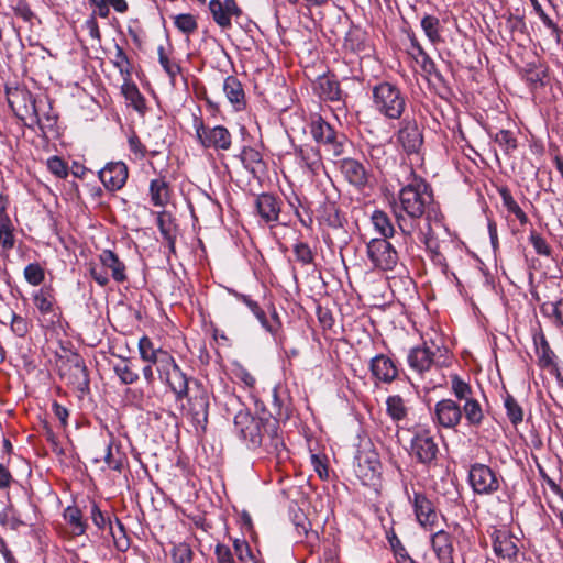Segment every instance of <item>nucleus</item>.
<instances>
[{
  "label": "nucleus",
  "mask_w": 563,
  "mask_h": 563,
  "mask_svg": "<svg viewBox=\"0 0 563 563\" xmlns=\"http://www.w3.org/2000/svg\"><path fill=\"white\" fill-rule=\"evenodd\" d=\"M399 205L395 207L396 223L404 236L406 252L413 250V233L421 219H434L440 208L434 201L431 186L422 178H413L398 192Z\"/></svg>",
  "instance_id": "1"
},
{
  "label": "nucleus",
  "mask_w": 563,
  "mask_h": 563,
  "mask_svg": "<svg viewBox=\"0 0 563 563\" xmlns=\"http://www.w3.org/2000/svg\"><path fill=\"white\" fill-rule=\"evenodd\" d=\"M234 430L249 448H258L264 437L274 439L278 434V423L273 417H254L246 410H240L234 417Z\"/></svg>",
  "instance_id": "2"
},
{
  "label": "nucleus",
  "mask_w": 563,
  "mask_h": 563,
  "mask_svg": "<svg viewBox=\"0 0 563 563\" xmlns=\"http://www.w3.org/2000/svg\"><path fill=\"white\" fill-rule=\"evenodd\" d=\"M374 110L388 120H399L407 109L408 97L395 82L380 80L371 87Z\"/></svg>",
  "instance_id": "3"
},
{
  "label": "nucleus",
  "mask_w": 563,
  "mask_h": 563,
  "mask_svg": "<svg viewBox=\"0 0 563 563\" xmlns=\"http://www.w3.org/2000/svg\"><path fill=\"white\" fill-rule=\"evenodd\" d=\"M450 390L460 404L461 420L464 418L470 428H479L485 420V413L470 383L457 374L451 375Z\"/></svg>",
  "instance_id": "4"
},
{
  "label": "nucleus",
  "mask_w": 563,
  "mask_h": 563,
  "mask_svg": "<svg viewBox=\"0 0 563 563\" xmlns=\"http://www.w3.org/2000/svg\"><path fill=\"white\" fill-rule=\"evenodd\" d=\"M419 240L424 244L431 260L438 265H446L443 252L452 243L450 232L443 223L442 213L434 219L426 220V229H419Z\"/></svg>",
  "instance_id": "5"
},
{
  "label": "nucleus",
  "mask_w": 563,
  "mask_h": 563,
  "mask_svg": "<svg viewBox=\"0 0 563 563\" xmlns=\"http://www.w3.org/2000/svg\"><path fill=\"white\" fill-rule=\"evenodd\" d=\"M439 446L429 428L418 426L412 430L409 455L424 466L437 464Z\"/></svg>",
  "instance_id": "6"
},
{
  "label": "nucleus",
  "mask_w": 563,
  "mask_h": 563,
  "mask_svg": "<svg viewBox=\"0 0 563 563\" xmlns=\"http://www.w3.org/2000/svg\"><path fill=\"white\" fill-rule=\"evenodd\" d=\"M194 129L201 147L224 152L231 148L232 134L224 125L210 126L205 124L202 119L195 117Z\"/></svg>",
  "instance_id": "7"
},
{
  "label": "nucleus",
  "mask_w": 563,
  "mask_h": 563,
  "mask_svg": "<svg viewBox=\"0 0 563 563\" xmlns=\"http://www.w3.org/2000/svg\"><path fill=\"white\" fill-rule=\"evenodd\" d=\"M501 476L483 463H474L468 471V483L477 495H493L500 487Z\"/></svg>",
  "instance_id": "8"
},
{
  "label": "nucleus",
  "mask_w": 563,
  "mask_h": 563,
  "mask_svg": "<svg viewBox=\"0 0 563 563\" xmlns=\"http://www.w3.org/2000/svg\"><path fill=\"white\" fill-rule=\"evenodd\" d=\"M367 257L376 269L393 271L399 261L398 251L388 239H372L366 246Z\"/></svg>",
  "instance_id": "9"
},
{
  "label": "nucleus",
  "mask_w": 563,
  "mask_h": 563,
  "mask_svg": "<svg viewBox=\"0 0 563 563\" xmlns=\"http://www.w3.org/2000/svg\"><path fill=\"white\" fill-rule=\"evenodd\" d=\"M310 133L313 140L324 146L325 151L333 156H340L344 152V135H339L336 131L321 117H317L310 122Z\"/></svg>",
  "instance_id": "10"
},
{
  "label": "nucleus",
  "mask_w": 563,
  "mask_h": 563,
  "mask_svg": "<svg viewBox=\"0 0 563 563\" xmlns=\"http://www.w3.org/2000/svg\"><path fill=\"white\" fill-rule=\"evenodd\" d=\"M532 341L538 367L548 371L551 375H554L556 379H561L562 373L559 366V357L550 346L541 327L533 330Z\"/></svg>",
  "instance_id": "11"
},
{
  "label": "nucleus",
  "mask_w": 563,
  "mask_h": 563,
  "mask_svg": "<svg viewBox=\"0 0 563 563\" xmlns=\"http://www.w3.org/2000/svg\"><path fill=\"white\" fill-rule=\"evenodd\" d=\"M395 136L407 155L419 154L423 146L422 130L415 119H402Z\"/></svg>",
  "instance_id": "12"
},
{
  "label": "nucleus",
  "mask_w": 563,
  "mask_h": 563,
  "mask_svg": "<svg viewBox=\"0 0 563 563\" xmlns=\"http://www.w3.org/2000/svg\"><path fill=\"white\" fill-rule=\"evenodd\" d=\"M431 420L438 428L456 430L462 421L459 401L452 398L439 400L431 411Z\"/></svg>",
  "instance_id": "13"
},
{
  "label": "nucleus",
  "mask_w": 563,
  "mask_h": 563,
  "mask_svg": "<svg viewBox=\"0 0 563 563\" xmlns=\"http://www.w3.org/2000/svg\"><path fill=\"white\" fill-rule=\"evenodd\" d=\"M406 493L420 526L426 529H433L438 523L439 514L432 500L421 490H413L412 496L408 489H406Z\"/></svg>",
  "instance_id": "14"
},
{
  "label": "nucleus",
  "mask_w": 563,
  "mask_h": 563,
  "mask_svg": "<svg viewBox=\"0 0 563 563\" xmlns=\"http://www.w3.org/2000/svg\"><path fill=\"white\" fill-rule=\"evenodd\" d=\"M8 102L15 115L22 121L26 122L32 117H36L40 100L25 88L9 90Z\"/></svg>",
  "instance_id": "15"
},
{
  "label": "nucleus",
  "mask_w": 563,
  "mask_h": 563,
  "mask_svg": "<svg viewBox=\"0 0 563 563\" xmlns=\"http://www.w3.org/2000/svg\"><path fill=\"white\" fill-rule=\"evenodd\" d=\"M196 389L188 393L187 415L197 427H205L208 422L209 395L196 380Z\"/></svg>",
  "instance_id": "16"
},
{
  "label": "nucleus",
  "mask_w": 563,
  "mask_h": 563,
  "mask_svg": "<svg viewBox=\"0 0 563 563\" xmlns=\"http://www.w3.org/2000/svg\"><path fill=\"white\" fill-rule=\"evenodd\" d=\"M158 377L175 394L176 400L188 396L191 379L180 369L175 358L158 374Z\"/></svg>",
  "instance_id": "17"
},
{
  "label": "nucleus",
  "mask_w": 563,
  "mask_h": 563,
  "mask_svg": "<svg viewBox=\"0 0 563 563\" xmlns=\"http://www.w3.org/2000/svg\"><path fill=\"white\" fill-rule=\"evenodd\" d=\"M492 537L494 553L508 562H516L519 555L518 539L506 529H495Z\"/></svg>",
  "instance_id": "18"
},
{
  "label": "nucleus",
  "mask_w": 563,
  "mask_h": 563,
  "mask_svg": "<svg viewBox=\"0 0 563 563\" xmlns=\"http://www.w3.org/2000/svg\"><path fill=\"white\" fill-rule=\"evenodd\" d=\"M139 353L146 365L155 367L158 374L174 360L168 351L156 347L146 335L142 336L139 341Z\"/></svg>",
  "instance_id": "19"
},
{
  "label": "nucleus",
  "mask_w": 563,
  "mask_h": 563,
  "mask_svg": "<svg viewBox=\"0 0 563 563\" xmlns=\"http://www.w3.org/2000/svg\"><path fill=\"white\" fill-rule=\"evenodd\" d=\"M336 164L344 179L350 185L360 190L368 186L371 174L363 163L355 158L346 157L338 161Z\"/></svg>",
  "instance_id": "20"
},
{
  "label": "nucleus",
  "mask_w": 563,
  "mask_h": 563,
  "mask_svg": "<svg viewBox=\"0 0 563 563\" xmlns=\"http://www.w3.org/2000/svg\"><path fill=\"white\" fill-rule=\"evenodd\" d=\"M100 181L107 190H120L129 177V168L122 161L110 162L98 173Z\"/></svg>",
  "instance_id": "21"
},
{
  "label": "nucleus",
  "mask_w": 563,
  "mask_h": 563,
  "mask_svg": "<svg viewBox=\"0 0 563 563\" xmlns=\"http://www.w3.org/2000/svg\"><path fill=\"white\" fill-rule=\"evenodd\" d=\"M437 353H440L439 346H422L412 347L407 356L408 364L411 369L419 374H423L431 369L437 364Z\"/></svg>",
  "instance_id": "22"
},
{
  "label": "nucleus",
  "mask_w": 563,
  "mask_h": 563,
  "mask_svg": "<svg viewBox=\"0 0 563 563\" xmlns=\"http://www.w3.org/2000/svg\"><path fill=\"white\" fill-rule=\"evenodd\" d=\"M209 10L212 14L213 21L223 30L231 27V18H239L242 10L236 4L235 0H211L209 2Z\"/></svg>",
  "instance_id": "23"
},
{
  "label": "nucleus",
  "mask_w": 563,
  "mask_h": 563,
  "mask_svg": "<svg viewBox=\"0 0 563 563\" xmlns=\"http://www.w3.org/2000/svg\"><path fill=\"white\" fill-rule=\"evenodd\" d=\"M255 206L258 216L266 224L279 222L282 201L278 197L267 192L261 194L256 197Z\"/></svg>",
  "instance_id": "24"
},
{
  "label": "nucleus",
  "mask_w": 563,
  "mask_h": 563,
  "mask_svg": "<svg viewBox=\"0 0 563 563\" xmlns=\"http://www.w3.org/2000/svg\"><path fill=\"white\" fill-rule=\"evenodd\" d=\"M369 371L376 380L384 384H390L398 377L395 362L385 354H378L371 360Z\"/></svg>",
  "instance_id": "25"
},
{
  "label": "nucleus",
  "mask_w": 563,
  "mask_h": 563,
  "mask_svg": "<svg viewBox=\"0 0 563 563\" xmlns=\"http://www.w3.org/2000/svg\"><path fill=\"white\" fill-rule=\"evenodd\" d=\"M31 123H36L46 139L55 137L58 135L57 131V114L52 112V107L40 100L36 117L30 119Z\"/></svg>",
  "instance_id": "26"
},
{
  "label": "nucleus",
  "mask_w": 563,
  "mask_h": 563,
  "mask_svg": "<svg viewBox=\"0 0 563 563\" xmlns=\"http://www.w3.org/2000/svg\"><path fill=\"white\" fill-rule=\"evenodd\" d=\"M355 472L364 485H373L379 479L382 464L375 454H363L358 456Z\"/></svg>",
  "instance_id": "27"
},
{
  "label": "nucleus",
  "mask_w": 563,
  "mask_h": 563,
  "mask_svg": "<svg viewBox=\"0 0 563 563\" xmlns=\"http://www.w3.org/2000/svg\"><path fill=\"white\" fill-rule=\"evenodd\" d=\"M33 302L40 313L44 317L51 316V321L54 322L58 317V307L54 296V290L49 286H43L33 294Z\"/></svg>",
  "instance_id": "28"
},
{
  "label": "nucleus",
  "mask_w": 563,
  "mask_h": 563,
  "mask_svg": "<svg viewBox=\"0 0 563 563\" xmlns=\"http://www.w3.org/2000/svg\"><path fill=\"white\" fill-rule=\"evenodd\" d=\"M431 545L440 563L453 562V543L449 532L437 531L431 538Z\"/></svg>",
  "instance_id": "29"
},
{
  "label": "nucleus",
  "mask_w": 563,
  "mask_h": 563,
  "mask_svg": "<svg viewBox=\"0 0 563 563\" xmlns=\"http://www.w3.org/2000/svg\"><path fill=\"white\" fill-rule=\"evenodd\" d=\"M99 261L103 268L111 272L114 282L121 284L128 279L125 264L111 250H103L99 254Z\"/></svg>",
  "instance_id": "30"
},
{
  "label": "nucleus",
  "mask_w": 563,
  "mask_h": 563,
  "mask_svg": "<svg viewBox=\"0 0 563 563\" xmlns=\"http://www.w3.org/2000/svg\"><path fill=\"white\" fill-rule=\"evenodd\" d=\"M223 91L235 111H242L245 109V93L242 84L235 76H228L224 79Z\"/></svg>",
  "instance_id": "31"
},
{
  "label": "nucleus",
  "mask_w": 563,
  "mask_h": 563,
  "mask_svg": "<svg viewBox=\"0 0 563 563\" xmlns=\"http://www.w3.org/2000/svg\"><path fill=\"white\" fill-rule=\"evenodd\" d=\"M170 186L165 176H159L151 180L150 199L154 207H166L170 200Z\"/></svg>",
  "instance_id": "32"
},
{
  "label": "nucleus",
  "mask_w": 563,
  "mask_h": 563,
  "mask_svg": "<svg viewBox=\"0 0 563 563\" xmlns=\"http://www.w3.org/2000/svg\"><path fill=\"white\" fill-rule=\"evenodd\" d=\"M420 26L432 45H438L444 42L442 36L443 25L438 16L433 14H424L421 18Z\"/></svg>",
  "instance_id": "33"
},
{
  "label": "nucleus",
  "mask_w": 563,
  "mask_h": 563,
  "mask_svg": "<svg viewBox=\"0 0 563 563\" xmlns=\"http://www.w3.org/2000/svg\"><path fill=\"white\" fill-rule=\"evenodd\" d=\"M157 227L161 234L167 241L168 249L175 253V242L177 236V225L170 213L162 211L157 213Z\"/></svg>",
  "instance_id": "34"
},
{
  "label": "nucleus",
  "mask_w": 563,
  "mask_h": 563,
  "mask_svg": "<svg viewBox=\"0 0 563 563\" xmlns=\"http://www.w3.org/2000/svg\"><path fill=\"white\" fill-rule=\"evenodd\" d=\"M89 4L95 9V15L107 19L112 8L117 13L124 14L129 11L126 0H88Z\"/></svg>",
  "instance_id": "35"
},
{
  "label": "nucleus",
  "mask_w": 563,
  "mask_h": 563,
  "mask_svg": "<svg viewBox=\"0 0 563 563\" xmlns=\"http://www.w3.org/2000/svg\"><path fill=\"white\" fill-rule=\"evenodd\" d=\"M296 153L300 163L303 164L311 174L317 175L320 172L322 167V159L318 148L310 145H303L296 150Z\"/></svg>",
  "instance_id": "36"
},
{
  "label": "nucleus",
  "mask_w": 563,
  "mask_h": 563,
  "mask_svg": "<svg viewBox=\"0 0 563 563\" xmlns=\"http://www.w3.org/2000/svg\"><path fill=\"white\" fill-rule=\"evenodd\" d=\"M317 219L321 225H327L333 229L342 227L339 208L331 201H325L319 207Z\"/></svg>",
  "instance_id": "37"
},
{
  "label": "nucleus",
  "mask_w": 563,
  "mask_h": 563,
  "mask_svg": "<svg viewBox=\"0 0 563 563\" xmlns=\"http://www.w3.org/2000/svg\"><path fill=\"white\" fill-rule=\"evenodd\" d=\"M316 90L324 100L340 101L342 99L340 84L330 77H320L317 81Z\"/></svg>",
  "instance_id": "38"
},
{
  "label": "nucleus",
  "mask_w": 563,
  "mask_h": 563,
  "mask_svg": "<svg viewBox=\"0 0 563 563\" xmlns=\"http://www.w3.org/2000/svg\"><path fill=\"white\" fill-rule=\"evenodd\" d=\"M113 371L124 385H132L139 380L137 366L129 358H121L114 364Z\"/></svg>",
  "instance_id": "39"
},
{
  "label": "nucleus",
  "mask_w": 563,
  "mask_h": 563,
  "mask_svg": "<svg viewBox=\"0 0 563 563\" xmlns=\"http://www.w3.org/2000/svg\"><path fill=\"white\" fill-rule=\"evenodd\" d=\"M63 517L69 525L73 534L82 536L87 530V523L84 520L82 512L77 506H68L64 509Z\"/></svg>",
  "instance_id": "40"
},
{
  "label": "nucleus",
  "mask_w": 563,
  "mask_h": 563,
  "mask_svg": "<svg viewBox=\"0 0 563 563\" xmlns=\"http://www.w3.org/2000/svg\"><path fill=\"white\" fill-rule=\"evenodd\" d=\"M374 229L383 236L389 239L395 234L394 224L388 214L383 210H375L371 217Z\"/></svg>",
  "instance_id": "41"
},
{
  "label": "nucleus",
  "mask_w": 563,
  "mask_h": 563,
  "mask_svg": "<svg viewBox=\"0 0 563 563\" xmlns=\"http://www.w3.org/2000/svg\"><path fill=\"white\" fill-rule=\"evenodd\" d=\"M386 412L395 422H399L406 419L408 415V408L402 397H400L399 395H393L387 397Z\"/></svg>",
  "instance_id": "42"
},
{
  "label": "nucleus",
  "mask_w": 563,
  "mask_h": 563,
  "mask_svg": "<svg viewBox=\"0 0 563 563\" xmlns=\"http://www.w3.org/2000/svg\"><path fill=\"white\" fill-rule=\"evenodd\" d=\"M254 316L267 332L274 336L278 335L282 329V321L275 308L272 309L271 318H267L266 312L263 309H261L260 312H256Z\"/></svg>",
  "instance_id": "43"
},
{
  "label": "nucleus",
  "mask_w": 563,
  "mask_h": 563,
  "mask_svg": "<svg viewBox=\"0 0 563 563\" xmlns=\"http://www.w3.org/2000/svg\"><path fill=\"white\" fill-rule=\"evenodd\" d=\"M240 158L245 168L252 173H256L264 165L262 154L250 146L243 147Z\"/></svg>",
  "instance_id": "44"
},
{
  "label": "nucleus",
  "mask_w": 563,
  "mask_h": 563,
  "mask_svg": "<svg viewBox=\"0 0 563 563\" xmlns=\"http://www.w3.org/2000/svg\"><path fill=\"white\" fill-rule=\"evenodd\" d=\"M504 407L506 410L507 418L511 422L514 427L520 424L523 420V409L519 405V402L511 396L507 394L504 398Z\"/></svg>",
  "instance_id": "45"
},
{
  "label": "nucleus",
  "mask_w": 563,
  "mask_h": 563,
  "mask_svg": "<svg viewBox=\"0 0 563 563\" xmlns=\"http://www.w3.org/2000/svg\"><path fill=\"white\" fill-rule=\"evenodd\" d=\"M175 27L183 34L189 36L198 30V22L190 13H180L173 16Z\"/></svg>",
  "instance_id": "46"
},
{
  "label": "nucleus",
  "mask_w": 563,
  "mask_h": 563,
  "mask_svg": "<svg viewBox=\"0 0 563 563\" xmlns=\"http://www.w3.org/2000/svg\"><path fill=\"white\" fill-rule=\"evenodd\" d=\"M542 311L556 328H563V298L543 303Z\"/></svg>",
  "instance_id": "47"
},
{
  "label": "nucleus",
  "mask_w": 563,
  "mask_h": 563,
  "mask_svg": "<svg viewBox=\"0 0 563 563\" xmlns=\"http://www.w3.org/2000/svg\"><path fill=\"white\" fill-rule=\"evenodd\" d=\"M74 380L71 384L81 393L89 390V375L87 367L81 363H76L73 368Z\"/></svg>",
  "instance_id": "48"
},
{
  "label": "nucleus",
  "mask_w": 563,
  "mask_h": 563,
  "mask_svg": "<svg viewBox=\"0 0 563 563\" xmlns=\"http://www.w3.org/2000/svg\"><path fill=\"white\" fill-rule=\"evenodd\" d=\"M267 417H273L276 419L278 424L280 420H286L289 418V406L279 396L277 388L273 389V412Z\"/></svg>",
  "instance_id": "49"
},
{
  "label": "nucleus",
  "mask_w": 563,
  "mask_h": 563,
  "mask_svg": "<svg viewBox=\"0 0 563 563\" xmlns=\"http://www.w3.org/2000/svg\"><path fill=\"white\" fill-rule=\"evenodd\" d=\"M170 556L173 563H191L194 552L188 543L180 542L172 545Z\"/></svg>",
  "instance_id": "50"
},
{
  "label": "nucleus",
  "mask_w": 563,
  "mask_h": 563,
  "mask_svg": "<svg viewBox=\"0 0 563 563\" xmlns=\"http://www.w3.org/2000/svg\"><path fill=\"white\" fill-rule=\"evenodd\" d=\"M494 141L499 145L506 155H509L517 148V139L509 130L498 131L494 136Z\"/></svg>",
  "instance_id": "51"
},
{
  "label": "nucleus",
  "mask_w": 563,
  "mask_h": 563,
  "mask_svg": "<svg viewBox=\"0 0 563 563\" xmlns=\"http://www.w3.org/2000/svg\"><path fill=\"white\" fill-rule=\"evenodd\" d=\"M91 519L92 522L98 527L100 530H104L109 528V531L113 538V540H117V533L113 529L112 521L110 517L106 516L99 508L97 504H92L91 506Z\"/></svg>",
  "instance_id": "52"
},
{
  "label": "nucleus",
  "mask_w": 563,
  "mask_h": 563,
  "mask_svg": "<svg viewBox=\"0 0 563 563\" xmlns=\"http://www.w3.org/2000/svg\"><path fill=\"white\" fill-rule=\"evenodd\" d=\"M0 523L14 530L25 525L20 518L18 510L12 505H9L0 512Z\"/></svg>",
  "instance_id": "53"
},
{
  "label": "nucleus",
  "mask_w": 563,
  "mask_h": 563,
  "mask_svg": "<svg viewBox=\"0 0 563 563\" xmlns=\"http://www.w3.org/2000/svg\"><path fill=\"white\" fill-rule=\"evenodd\" d=\"M368 157L376 168H384L388 164L389 156L386 146L383 144L371 145L368 148Z\"/></svg>",
  "instance_id": "54"
},
{
  "label": "nucleus",
  "mask_w": 563,
  "mask_h": 563,
  "mask_svg": "<svg viewBox=\"0 0 563 563\" xmlns=\"http://www.w3.org/2000/svg\"><path fill=\"white\" fill-rule=\"evenodd\" d=\"M23 274L25 280L32 286H38L45 279V271L38 263L26 265Z\"/></svg>",
  "instance_id": "55"
},
{
  "label": "nucleus",
  "mask_w": 563,
  "mask_h": 563,
  "mask_svg": "<svg viewBox=\"0 0 563 563\" xmlns=\"http://www.w3.org/2000/svg\"><path fill=\"white\" fill-rule=\"evenodd\" d=\"M0 245L5 250H10L14 246V235L9 217H4L0 221Z\"/></svg>",
  "instance_id": "56"
},
{
  "label": "nucleus",
  "mask_w": 563,
  "mask_h": 563,
  "mask_svg": "<svg viewBox=\"0 0 563 563\" xmlns=\"http://www.w3.org/2000/svg\"><path fill=\"white\" fill-rule=\"evenodd\" d=\"M529 242L533 246L537 254L542 256H551L552 249L548 244L547 240L538 233L536 230H531L529 234Z\"/></svg>",
  "instance_id": "57"
},
{
  "label": "nucleus",
  "mask_w": 563,
  "mask_h": 563,
  "mask_svg": "<svg viewBox=\"0 0 563 563\" xmlns=\"http://www.w3.org/2000/svg\"><path fill=\"white\" fill-rule=\"evenodd\" d=\"M157 53L161 66L169 76V78L174 81L176 76L180 73V66L167 57V55L165 54L164 46L161 45L157 48Z\"/></svg>",
  "instance_id": "58"
},
{
  "label": "nucleus",
  "mask_w": 563,
  "mask_h": 563,
  "mask_svg": "<svg viewBox=\"0 0 563 563\" xmlns=\"http://www.w3.org/2000/svg\"><path fill=\"white\" fill-rule=\"evenodd\" d=\"M128 145H129L130 152L134 155L135 159L141 161L146 157V155L148 153L147 148L142 143L141 139L134 131H132L128 136Z\"/></svg>",
  "instance_id": "59"
},
{
  "label": "nucleus",
  "mask_w": 563,
  "mask_h": 563,
  "mask_svg": "<svg viewBox=\"0 0 563 563\" xmlns=\"http://www.w3.org/2000/svg\"><path fill=\"white\" fill-rule=\"evenodd\" d=\"M233 549L234 553L240 563H246L254 559L251 547L249 542L244 539H234L233 540Z\"/></svg>",
  "instance_id": "60"
},
{
  "label": "nucleus",
  "mask_w": 563,
  "mask_h": 563,
  "mask_svg": "<svg viewBox=\"0 0 563 563\" xmlns=\"http://www.w3.org/2000/svg\"><path fill=\"white\" fill-rule=\"evenodd\" d=\"M410 42L412 48L417 52V55L422 58V69L428 74H433L435 71V63L426 53V51L415 36L410 38Z\"/></svg>",
  "instance_id": "61"
},
{
  "label": "nucleus",
  "mask_w": 563,
  "mask_h": 563,
  "mask_svg": "<svg viewBox=\"0 0 563 563\" xmlns=\"http://www.w3.org/2000/svg\"><path fill=\"white\" fill-rule=\"evenodd\" d=\"M12 10L14 15L22 19L25 23L32 24L35 19V13L32 11L26 0H16L12 5Z\"/></svg>",
  "instance_id": "62"
},
{
  "label": "nucleus",
  "mask_w": 563,
  "mask_h": 563,
  "mask_svg": "<svg viewBox=\"0 0 563 563\" xmlns=\"http://www.w3.org/2000/svg\"><path fill=\"white\" fill-rule=\"evenodd\" d=\"M48 170L58 178H66L68 176V165L59 156H52L47 159Z\"/></svg>",
  "instance_id": "63"
},
{
  "label": "nucleus",
  "mask_w": 563,
  "mask_h": 563,
  "mask_svg": "<svg viewBox=\"0 0 563 563\" xmlns=\"http://www.w3.org/2000/svg\"><path fill=\"white\" fill-rule=\"evenodd\" d=\"M213 563H236L229 545L217 543L213 551Z\"/></svg>",
  "instance_id": "64"
}]
</instances>
